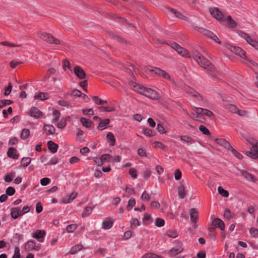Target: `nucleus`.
Masks as SVG:
<instances>
[{
  "mask_svg": "<svg viewBox=\"0 0 258 258\" xmlns=\"http://www.w3.org/2000/svg\"><path fill=\"white\" fill-rule=\"evenodd\" d=\"M187 93L191 95L192 97L196 98L199 101H202L203 98L201 95L196 90L188 86L184 89Z\"/></svg>",
  "mask_w": 258,
  "mask_h": 258,
  "instance_id": "ddd939ff",
  "label": "nucleus"
},
{
  "mask_svg": "<svg viewBox=\"0 0 258 258\" xmlns=\"http://www.w3.org/2000/svg\"><path fill=\"white\" fill-rule=\"evenodd\" d=\"M128 84L134 91L137 92L142 95H144L145 94L144 93L147 87L137 84L133 81H129Z\"/></svg>",
  "mask_w": 258,
  "mask_h": 258,
  "instance_id": "423d86ee",
  "label": "nucleus"
},
{
  "mask_svg": "<svg viewBox=\"0 0 258 258\" xmlns=\"http://www.w3.org/2000/svg\"><path fill=\"white\" fill-rule=\"evenodd\" d=\"M240 173L243 176V177L248 180L252 182H255L257 180L254 176H253L251 173L248 172L247 171L244 170H240Z\"/></svg>",
  "mask_w": 258,
  "mask_h": 258,
  "instance_id": "a211bd4d",
  "label": "nucleus"
},
{
  "mask_svg": "<svg viewBox=\"0 0 258 258\" xmlns=\"http://www.w3.org/2000/svg\"><path fill=\"white\" fill-rule=\"evenodd\" d=\"M178 194L180 199H183L186 196V193L185 190V187L183 184L178 187Z\"/></svg>",
  "mask_w": 258,
  "mask_h": 258,
  "instance_id": "7c9ffc66",
  "label": "nucleus"
},
{
  "mask_svg": "<svg viewBox=\"0 0 258 258\" xmlns=\"http://www.w3.org/2000/svg\"><path fill=\"white\" fill-rule=\"evenodd\" d=\"M192 56L197 62L203 69L207 70L213 77L217 78L220 76V73L216 70L214 65L200 52L193 51Z\"/></svg>",
  "mask_w": 258,
  "mask_h": 258,
  "instance_id": "f257e3e1",
  "label": "nucleus"
},
{
  "mask_svg": "<svg viewBox=\"0 0 258 258\" xmlns=\"http://www.w3.org/2000/svg\"><path fill=\"white\" fill-rule=\"evenodd\" d=\"M109 122L110 119L108 118L101 119L100 120V123L97 127V128L98 130H103L107 128V125L109 123Z\"/></svg>",
  "mask_w": 258,
  "mask_h": 258,
  "instance_id": "4be33fe9",
  "label": "nucleus"
},
{
  "mask_svg": "<svg viewBox=\"0 0 258 258\" xmlns=\"http://www.w3.org/2000/svg\"><path fill=\"white\" fill-rule=\"evenodd\" d=\"M189 214L191 222L193 223H196L198 217V210L195 208H192L189 211Z\"/></svg>",
  "mask_w": 258,
  "mask_h": 258,
  "instance_id": "412c9836",
  "label": "nucleus"
},
{
  "mask_svg": "<svg viewBox=\"0 0 258 258\" xmlns=\"http://www.w3.org/2000/svg\"><path fill=\"white\" fill-rule=\"evenodd\" d=\"M252 145L249 151H247L245 155L253 159L258 158V144L257 143H250Z\"/></svg>",
  "mask_w": 258,
  "mask_h": 258,
  "instance_id": "0eeeda50",
  "label": "nucleus"
},
{
  "mask_svg": "<svg viewBox=\"0 0 258 258\" xmlns=\"http://www.w3.org/2000/svg\"><path fill=\"white\" fill-rule=\"evenodd\" d=\"M227 47L230 50V51L235 54L239 55L240 57L243 58L244 59L248 60L250 63H251L253 66L256 64V63L252 61L251 60H249L248 58H247L245 55V52L239 47L231 46L230 45H228Z\"/></svg>",
  "mask_w": 258,
  "mask_h": 258,
  "instance_id": "39448f33",
  "label": "nucleus"
},
{
  "mask_svg": "<svg viewBox=\"0 0 258 258\" xmlns=\"http://www.w3.org/2000/svg\"><path fill=\"white\" fill-rule=\"evenodd\" d=\"M77 227H78L77 224H70V225H69L68 226H67L66 230L68 232L72 233V232H73L75 229H76Z\"/></svg>",
  "mask_w": 258,
  "mask_h": 258,
  "instance_id": "de8ad7c7",
  "label": "nucleus"
},
{
  "mask_svg": "<svg viewBox=\"0 0 258 258\" xmlns=\"http://www.w3.org/2000/svg\"><path fill=\"white\" fill-rule=\"evenodd\" d=\"M13 103V101L10 100H0V108H2L7 105H10Z\"/></svg>",
  "mask_w": 258,
  "mask_h": 258,
  "instance_id": "a18cd8bd",
  "label": "nucleus"
},
{
  "mask_svg": "<svg viewBox=\"0 0 258 258\" xmlns=\"http://www.w3.org/2000/svg\"><path fill=\"white\" fill-rule=\"evenodd\" d=\"M143 131L144 135L147 137H153L155 135L154 131L148 128L143 129Z\"/></svg>",
  "mask_w": 258,
  "mask_h": 258,
  "instance_id": "ea45409f",
  "label": "nucleus"
},
{
  "mask_svg": "<svg viewBox=\"0 0 258 258\" xmlns=\"http://www.w3.org/2000/svg\"><path fill=\"white\" fill-rule=\"evenodd\" d=\"M149 71L159 76H162L164 79L171 80L174 84H175V81L173 80H171L169 75L165 71L158 68H155L153 69L150 70Z\"/></svg>",
  "mask_w": 258,
  "mask_h": 258,
  "instance_id": "6e6552de",
  "label": "nucleus"
},
{
  "mask_svg": "<svg viewBox=\"0 0 258 258\" xmlns=\"http://www.w3.org/2000/svg\"><path fill=\"white\" fill-rule=\"evenodd\" d=\"M235 216V214L233 213H231L230 211L228 209H226L224 213V217L225 219L228 220H229L231 218H233Z\"/></svg>",
  "mask_w": 258,
  "mask_h": 258,
  "instance_id": "c9c22d12",
  "label": "nucleus"
},
{
  "mask_svg": "<svg viewBox=\"0 0 258 258\" xmlns=\"http://www.w3.org/2000/svg\"><path fill=\"white\" fill-rule=\"evenodd\" d=\"M47 147L49 149V150L52 153H55L57 152V149H58V145L54 143L52 141H49L47 142Z\"/></svg>",
  "mask_w": 258,
  "mask_h": 258,
  "instance_id": "5701e85b",
  "label": "nucleus"
},
{
  "mask_svg": "<svg viewBox=\"0 0 258 258\" xmlns=\"http://www.w3.org/2000/svg\"><path fill=\"white\" fill-rule=\"evenodd\" d=\"M43 130L46 132L47 135H52L55 133V128L52 125L45 124L43 126Z\"/></svg>",
  "mask_w": 258,
  "mask_h": 258,
  "instance_id": "bb28decb",
  "label": "nucleus"
},
{
  "mask_svg": "<svg viewBox=\"0 0 258 258\" xmlns=\"http://www.w3.org/2000/svg\"><path fill=\"white\" fill-rule=\"evenodd\" d=\"M74 72L76 77L80 80L86 78V75L83 69L79 66H76L74 68Z\"/></svg>",
  "mask_w": 258,
  "mask_h": 258,
  "instance_id": "9b49d317",
  "label": "nucleus"
},
{
  "mask_svg": "<svg viewBox=\"0 0 258 258\" xmlns=\"http://www.w3.org/2000/svg\"><path fill=\"white\" fill-rule=\"evenodd\" d=\"M28 114L31 116L38 119L42 116L43 113L38 108L36 107H33L30 110Z\"/></svg>",
  "mask_w": 258,
  "mask_h": 258,
  "instance_id": "4468645a",
  "label": "nucleus"
},
{
  "mask_svg": "<svg viewBox=\"0 0 258 258\" xmlns=\"http://www.w3.org/2000/svg\"><path fill=\"white\" fill-rule=\"evenodd\" d=\"M66 120L64 119H61L57 124V127L59 128L62 129L66 125Z\"/></svg>",
  "mask_w": 258,
  "mask_h": 258,
  "instance_id": "bf43d9fd",
  "label": "nucleus"
},
{
  "mask_svg": "<svg viewBox=\"0 0 258 258\" xmlns=\"http://www.w3.org/2000/svg\"><path fill=\"white\" fill-rule=\"evenodd\" d=\"M215 142L219 145L229 150L232 148L230 143L225 139H216Z\"/></svg>",
  "mask_w": 258,
  "mask_h": 258,
  "instance_id": "2eb2a0df",
  "label": "nucleus"
},
{
  "mask_svg": "<svg viewBox=\"0 0 258 258\" xmlns=\"http://www.w3.org/2000/svg\"><path fill=\"white\" fill-rule=\"evenodd\" d=\"M80 121L84 126L88 128H90L93 124V122L91 120L85 117H81L80 118Z\"/></svg>",
  "mask_w": 258,
  "mask_h": 258,
  "instance_id": "c85d7f7f",
  "label": "nucleus"
},
{
  "mask_svg": "<svg viewBox=\"0 0 258 258\" xmlns=\"http://www.w3.org/2000/svg\"><path fill=\"white\" fill-rule=\"evenodd\" d=\"M60 114V112L57 110H55L53 111V115L55 116V117L52 120L53 123L56 122L58 120Z\"/></svg>",
  "mask_w": 258,
  "mask_h": 258,
  "instance_id": "603ef678",
  "label": "nucleus"
},
{
  "mask_svg": "<svg viewBox=\"0 0 258 258\" xmlns=\"http://www.w3.org/2000/svg\"><path fill=\"white\" fill-rule=\"evenodd\" d=\"M12 84L11 82L9 83L8 86L5 88V92H4V95L5 96H8L9 95L12 90Z\"/></svg>",
  "mask_w": 258,
  "mask_h": 258,
  "instance_id": "3c124183",
  "label": "nucleus"
},
{
  "mask_svg": "<svg viewBox=\"0 0 258 258\" xmlns=\"http://www.w3.org/2000/svg\"><path fill=\"white\" fill-rule=\"evenodd\" d=\"M137 171L135 168H132L129 170V174L134 178L137 177Z\"/></svg>",
  "mask_w": 258,
  "mask_h": 258,
  "instance_id": "680f3d73",
  "label": "nucleus"
},
{
  "mask_svg": "<svg viewBox=\"0 0 258 258\" xmlns=\"http://www.w3.org/2000/svg\"><path fill=\"white\" fill-rule=\"evenodd\" d=\"M227 21L228 22V25L229 28H235L237 26V23L235 21L232 20L230 16H228L227 17Z\"/></svg>",
  "mask_w": 258,
  "mask_h": 258,
  "instance_id": "f704fd0d",
  "label": "nucleus"
},
{
  "mask_svg": "<svg viewBox=\"0 0 258 258\" xmlns=\"http://www.w3.org/2000/svg\"><path fill=\"white\" fill-rule=\"evenodd\" d=\"M49 95L47 93L39 92L38 95L34 96L35 99H39L41 101L46 100L48 98Z\"/></svg>",
  "mask_w": 258,
  "mask_h": 258,
  "instance_id": "c756f323",
  "label": "nucleus"
},
{
  "mask_svg": "<svg viewBox=\"0 0 258 258\" xmlns=\"http://www.w3.org/2000/svg\"><path fill=\"white\" fill-rule=\"evenodd\" d=\"M249 232L251 235L254 237H258V229L252 228L249 230Z\"/></svg>",
  "mask_w": 258,
  "mask_h": 258,
  "instance_id": "052dcab7",
  "label": "nucleus"
},
{
  "mask_svg": "<svg viewBox=\"0 0 258 258\" xmlns=\"http://www.w3.org/2000/svg\"><path fill=\"white\" fill-rule=\"evenodd\" d=\"M30 135V131L28 129L24 128L22 130L20 137L22 140L26 139Z\"/></svg>",
  "mask_w": 258,
  "mask_h": 258,
  "instance_id": "e433bc0d",
  "label": "nucleus"
},
{
  "mask_svg": "<svg viewBox=\"0 0 258 258\" xmlns=\"http://www.w3.org/2000/svg\"><path fill=\"white\" fill-rule=\"evenodd\" d=\"M210 12L213 17L219 21L225 20L223 14L217 8L210 9Z\"/></svg>",
  "mask_w": 258,
  "mask_h": 258,
  "instance_id": "1a4fd4ad",
  "label": "nucleus"
},
{
  "mask_svg": "<svg viewBox=\"0 0 258 258\" xmlns=\"http://www.w3.org/2000/svg\"><path fill=\"white\" fill-rule=\"evenodd\" d=\"M212 225L215 228H218L221 230H224L225 229V224L223 221L218 218L214 219L212 221Z\"/></svg>",
  "mask_w": 258,
  "mask_h": 258,
  "instance_id": "dca6fc26",
  "label": "nucleus"
},
{
  "mask_svg": "<svg viewBox=\"0 0 258 258\" xmlns=\"http://www.w3.org/2000/svg\"><path fill=\"white\" fill-rule=\"evenodd\" d=\"M141 199L143 201H149L150 199V195L145 190L141 196Z\"/></svg>",
  "mask_w": 258,
  "mask_h": 258,
  "instance_id": "69168bd1",
  "label": "nucleus"
},
{
  "mask_svg": "<svg viewBox=\"0 0 258 258\" xmlns=\"http://www.w3.org/2000/svg\"><path fill=\"white\" fill-rule=\"evenodd\" d=\"M82 94L83 93L80 90L77 89L74 90L71 93V95L79 97L82 96Z\"/></svg>",
  "mask_w": 258,
  "mask_h": 258,
  "instance_id": "338daca9",
  "label": "nucleus"
},
{
  "mask_svg": "<svg viewBox=\"0 0 258 258\" xmlns=\"http://www.w3.org/2000/svg\"><path fill=\"white\" fill-rule=\"evenodd\" d=\"M77 195L78 194L77 192H73L70 195L66 196L62 199L61 203L63 204H68L71 203L77 197Z\"/></svg>",
  "mask_w": 258,
  "mask_h": 258,
  "instance_id": "aec40b11",
  "label": "nucleus"
},
{
  "mask_svg": "<svg viewBox=\"0 0 258 258\" xmlns=\"http://www.w3.org/2000/svg\"><path fill=\"white\" fill-rule=\"evenodd\" d=\"M83 248L82 244H77L73 246L70 251V253L72 254H76L78 251L81 250Z\"/></svg>",
  "mask_w": 258,
  "mask_h": 258,
  "instance_id": "2f4dec72",
  "label": "nucleus"
},
{
  "mask_svg": "<svg viewBox=\"0 0 258 258\" xmlns=\"http://www.w3.org/2000/svg\"><path fill=\"white\" fill-rule=\"evenodd\" d=\"M144 94V96L152 100H158L160 98L158 93L151 88H147Z\"/></svg>",
  "mask_w": 258,
  "mask_h": 258,
  "instance_id": "9d476101",
  "label": "nucleus"
},
{
  "mask_svg": "<svg viewBox=\"0 0 258 258\" xmlns=\"http://www.w3.org/2000/svg\"><path fill=\"white\" fill-rule=\"evenodd\" d=\"M17 151L16 149L10 147L7 152V155L9 158H12L13 159H18L19 157V155L17 153Z\"/></svg>",
  "mask_w": 258,
  "mask_h": 258,
  "instance_id": "6ab92c4d",
  "label": "nucleus"
},
{
  "mask_svg": "<svg viewBox=\"0 0 258 258\" xmlns=\"http://www.w3.org/2000/svg\"><path fill=\"white\" fill-rule=\"evenodd\" d=\"M142 258H163V257L155 253H149L145 254Z\"/></svg>",
  "mask_w": 258,
  "mask_h": 258,
  "instance_id": "49530a36",
  "label": "nucleus"
},
{
  "mask_svg": "<svg viewBox=\"0 0 258 258\" xmlns=\"http://www.w3.org/2000/svg\"><path fill=\"white\" fill-rule=\"evenodd\" d=\"M174 49L179 55L184 57H190L189 52L184 48L180 46L177 43L173 42L170 43H166Z\"/></svg>",
  "mask_w": 258,
  "mask_h": 258,
  "instance_id": "20e7f679",
  "label": "nucleus"
},
{
  "mask_svg": "<svg viewBox=\"0 0 258 258\" xmlns=\"http://www.w3.org/2000/svg\"><path fill=\"white\" fill-rule=\"evenodd\" d=\"M35 244V242L33 240H29L25 245V248L28 251H31L33 249Z\"/></svg>",
  "mask_w": 258,
  "mask_h": 258,
  "instance_id": "473e14b6",
  "label": "nucleus"
},
{
  "mask_svg": "<svg viewBox=\"0 0 258 258\" xmlns=\"http://www.w3.org/2000/svg\"><path fill=\"white\" fill-rule=\"evenodd\" d=\"M51 180L49 178L44 177L41 179L40 183L43 186H45L50 182Z\"/></svg>",
  "mask_w": 258,
  "mask_h": 258,
  "instance_id": "e2e57ef3",
  "label": "nucleus"
},
{
  "mask_svg": "<svg viewBox=\"0 0 258 258\" xmlns=\"http://www.w3.org/2000/svg\"><path fill=\"white\" fill-rule=\"evenodd\" d=\"M179 138L181 141L186 142L188 144L195 143V140L194 139L187 135L180 136Z\"/></svg>",
  "mask_w": 258,
  "mask_h": 258,
  "instance_id": "cd10ccee",
  "label": "nucleus"
},
{
  "mask_svg": "<svg viewBox=\"0 0 258 258\" xmlns=\"http://www.w3.org/2000/svg\"><path fill=\"white\" fill-rule=\"evenodd\" d=\"M199 130L204 134L207 136H210L211 133L209 130L204 125H201L199 126Z\"/></svg>",
  "mask_w": 258,
  "mask_h": 258,
  "instance_id": "37998d69",
  "label": "nucleus"
},
{
  "mask_svg": "<svg viewBox=\"0 0 258 258\" xmlns=\"http://www.w3.org/2000/svg\"><path fill=\"white\" fill-rule=\"evenodd\" d=\"M31 159L29 157L23 158L21 160V165L24 167H27L31 162Z\"/></svg>",
  "mask_w": 258,
  "mask_h": 258,
  "instance_id": "79ce46f5",
  "label": "nucleus"
},
{
  "mask_svg": "<svg viewBox=\"0 0 258 258\" xmlns=\"http://www.w3.org/2000/svg\"><path fill=\"white\" fill-rule=\"evenodd\" d=\"M226 109L233 113H236L238 108L233 104H228L226 106Z\"/></svg>",
  "mask_w": 258,
  "mask_h": 258,
  "instance_id": "58836bf2",
  "label": "nucleus"
},
{
  "mask_svg": "<svg viewBox=\"0 0 258 258\" xmlns=\"http://www.w3.org/2000/svg\"><path fill=\"white\" fill-rule=\"evenodd\" d=\"M107 142L110 146H113L115 143V138L111 132H108L106 135Z\"/></svg>",
  "mask_w": 258,
  "mask_h": 258,
  "instance_id": "a878e982",
  "label": "nucleus"
},
{
  "mask_svg": "<svg viewBox=\"0 0 258 258\" xmlns=\"http://www.w3.org/2000/svg\"><path fill=\"white\" fill-rule=\"evenodd\" d=\"M156 130L160 134H165L166 133V131L163 126L160 124L158 123L157 125Z\"/></svg>",
  "mask_w": 258,
  "mask_h": 258,
  "instance_id": "0e129e2a",
  "label": "nucleus"
},
{
  "mask_svg": "<svg viewBox=\"0 0 258 258\" xmlns=\"http://www.w3.org/2000/svg\"><path fill=\"white\" fill-rule=\"evenodd\" d=\"M16 190L15 188L13 187L9 186L8 187L6 190V195L12 196L15 194Z\"/></svg>",
  "mask_w": 258,
  "mask_h": 258,
  "instance_id": "5fc2aeb1",
  "label": "nucleus"
},
{
  "mask_svg": "<svg viewBox=\"0 0 258 258\" xmlns=\"http://www.w3.org/2000/svg\"><path fill=\"white\" fill-rule=\"evenodd\" d=\"M182 244L179 243V247L178 248H172L168 252L169 255L172 257L180 253L183 250V248L182 247Z\"/></svg>",
  "mask_w": 258,
  "mask_h": 258,
  "instance_id": "f3484780",
  "label": "nucleus"
},
{
  "mask_svg": "<svg viewBox=\"0 0 258 258\" xmlns=\"http://www.w3.org/2000/svg\"><path fill=\"white\" fill-rule=\"evenodd\" d=\"M168 9L172 13L174 14L176 17H177L181 20H185V21L188 20V18L184 16L183 15H182L180 12L176 11L175 9L170 8H168Z\"/></svg>",
  "mask_w": 258,
  "mask_h": 258,
  "instance_id": "b1692460",
  "label": "nucleus"
},
{
  "mask_svg": "<svg viewBox=\"0 0 258 258\" xmlns=\"http://www.w3.org/2000/svg\"><path fill=\"white\" fill-rule=\"evenodd\" d=\"M113 224V221L109 218L106 219L103 221L102 228L104 229H110Z\"/></svg>",
  "mask_w": 258,
  "mask_h": 258,
  "instance_id": "393cba45",
  "label": "nucleus"
},
{
  "mask_svg": "<svg viewBox=\"0 0 258 258\" xmlns=\"http://www.w3.org/2000/svg\"><path fill=\"white\" fill-rule=\"evenodd\" d=\"M193 27L195 30L198 31L203 35L210 38L213 40L215 41V42L218 43L219 44L221 43V42L219 41V38L217 37V36L214 34L212 32L208 30L205 29L203 28L199 27L197 26H193Z\"/></svg>",
  "mask_w": 258,
  "mask_h": 258,
  "instance_id": "7ed1b4c3",
  "label": "nucleus"
},
{
  "mask_svg": "<svg viewBox=\"0 0 258 258\" xmlns=\"http://www.w3.org/2000/svg\"><path fill=\"white\" fill-rule=\"evenodd\" d=\"M12 258H21V254L20 253V249L19 247H15L14 254Z\"/></svg>",
  "mask_w": 258,
  "mask_h": 258,
  "instance_id": "774afa93",
  "label": "nucleus"
},
{
  "mask_svg": "<svg viewBox=\"0 0 258 258\" xmlns=\"http://www.w3.org/2000/svg\"><path fill=\"white\" fill-rule=\"evenodd\" d=\"M45 232L44 230H37L32 234V237L34 238L37 239L39 242H42L44 240V238L45 235Z\"/></svg>",
  "mask_w": 258,
  "mask_h": 258,
  "instance_id": "f8f14e48",
  "label": "nucleus"
},
{
  "mask_svg": "<svg viewBox=\"0 0 258 258\" xmlns=\"http://www.w3.org/2000/svg\"><path fill=\"white\" fill-rule=\"evenodd\" d=\"M218 191L219 194L225 198H227L229 196V192L227 190L223 188L221 186L218 187Z\"/></svg>",
  "mask_w": 258,
  "mask_h": 258,
  "instance_id": "4c0bfd02",
  "label": "nucleus"
},
{
  "mask_svg": "<svg viewBox=\"0 0 258 258\" xmlns=\"http://www.w3.org/2000/svg\"><path fill=\"white\" fill-rule=\"evenodd\" d=\"M140 225V222L137 218H133L131 221V227L135 228Z\"/></svg>",
  "mask_w": 258,
  "mask_h": 258,
  "instance_id": "8fccbe9b",
  "label": "nucleus"
},
{
  "mask_svg": "<svg viewBox=\"0 0 258 258\" xmlns=\"http://www.w3.org/2000/svg\"><path fill=\"white\" fill-rule=\"evenodd\" d=\"M113 37L115 40H116L118 42L124 43L126 45L129 44V43L127 41L125 40L123 38L119 37L118 36L114 35L113 36Z\"/></svg>",
  "mask_w": 258,
  "mask_h": 258,
  "instance_id": "13d9d810",
  "label": "nucleus"
},
{
  "mask_svg": "<svg viewBox=\"0 0 258 258\" xmlns=\"http://www.w3.org/2000/svg\"><path fill=\"white\" fill-rule=\"evenodd\" d=\"M11 215L12 218L16 219L19 217V208H12L11 209Z\"/></svg>",
  "mask_w": 258,
  "mask_h": 258,
  "instance_id": "72a5a7b5",
  "label": "nucleus"
},
{
  "mask_svg": "<svg viewBox=\"0 0 258 258\" xmlns=\"http://www.w3.org/2000/svg\"><path fill=\"white\" fill-rule=\"evenodd\" d=\"M165 221L164 219L158 218L156 219L155 225L157 227H162L164 225Z\"/></svg>",
  "mask_w": 258,
  "mask_h": 258,
  "instance_id": "6e6d98bb",
  "label": "nucleus"
},
{
  "mask_svg": "<svg viewBox=\"0 0 258 258\" xmlns=\"http://www.w3.org/2000/svg\"><path fill=\"white\" fill-rule=\"evenodd\" d=\"M229 151H230L232 153V154L238 159L241 160L243 157V156L240 153L235 150L232 147L231 149L229 150Z\"/></svg>",
  "mask_w": 258,
  "mask_h": 258,
  "instance_id": "a19ab883",
  "label": "nucleus"
},
{
  "mask_svg": "<svg viewBox=\"0 0 258 258\" xmlns=\"http://www.w3.org/2000/svg\"><path fill=\"white\" fill-rule=\"evenodd\" d=\"M92 208L90 207H87L85 209L84 211L82 214V216L85 217L88 216L92 212Z\"/></svg>",
  "mask_w": 258,
  "mask_h": 258,
  "instance_id": "864d4df0",
  "label": "nucleus"
},
{
  "mask_svg": "<svg viewBox=\"0 0 258 258\" xmlns=\"http://www.w3.org/2000/svg\"><path fill=\"white\" fill-rule=\"evenodd\" d=\"M136 201L135 199H130L128 202V204L127 205L126 208L130 211L131 210L134 206H135Z\"/></svg>",
  "mask_w": 258,
  "mask_h": 258,
  "instance_id": "09e8293b",
  "label": "nucleus"
},
{
  "mask_svg": "<svg viewBox=\"0 0 258 258\" xmlns=\"http://www.w3.org/2000/svg\"><path fill=\"white\" fill-rule=\"evenodd\" d=\"M38 36L41 40L49 44L59 45L60 43L59 39L49 33L41 32L39 34Z\"/></svg>",
  "mask_w": 258,
  "mask_h": 258,
  "instance_id": "f03ea898",
  "label": "nucleus"
},
{
  "mask_svg": "<svg viewBox=\"0 0 258 258\" xmlns=\"http://www.w3.org/2000/svg\"><path fill=\"white\" fill-rule=\"evenodd\" d=\"M112 158V157L110 155L107 154H103L101 157V159L102 161V163L103 162H110Z\"/></svg>",
  "mask_w": 258,
  "mask_h": 258,
  "instance_id": "c03bdc74",
  "label": "nucleus"
},
{
  "mask_svg": "<svg viewBox=\"0 0 258 258\" xmlns=\"http://www.w3.org/2000/svg\"><path fill=\"white\" fill-rule=\"evenodd\" d=\"M166 234L168 236L171 238H176L177 236L176 232L172 230L167 231Z\"/></svg>",
  "mask_w": 258,
  "mask_h": 258,
  "instance_id": "4d7b16f0",
  "label": "nucleus"
}]
</instances>
